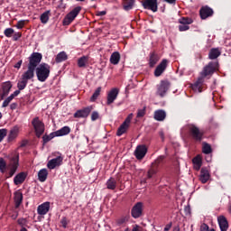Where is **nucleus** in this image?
<instances>
[{"label":"nucleus","mask_w":231,"mask_h":231,"mask_svg":"<svg viewBox=\"0 0 231 231\" xmlns=\"http://www.w3.org/2000/svg\"><path fill=\"white\" fill-rule=\"evenodd\" d=\"M64 60H68V54H66V51H60L56 55L55 62H57V64H60V62H64Z\"/></svg>","instance_id":"7c9ffc66"},{"label":"nucleus","mask_w":231,"mask_h":231,"mask_svg":"<svg viewBox=\"0 0 231 231\" xmlns=\"http://www.w3.org/2000/svg\"><path fill=\"white\" fill-rule=\"evenodd\" d=\"M36 77L39 82H46L50 77L51 67L48 63H41L36 69Z\"/></svg>","instance_id":"7ed1b4c3"},{"label":"nucleus","mask_w":231,"mask_h":231,"mask_svg":"<svg viewBox=\"0 0 231 231\" xmlns=\"http://www.w3.org/2000/svg\"><path fill=\"white\" fill-rule=\"evenodd\" d=\"M0 172L5 174L6 172V161L3 157H0Z\"/></svg>","instance_id":"a19ab883"},{"label":"nucleus","mask_w":231,"mask_h":231,"mask_svg":"<svg viewBox=\"0 0 231 231\" xmlns=\"http://www.w3.org/2000/svg\"><path fill=\"white\" fill-rule=\"evenodd\" d=\"M38 180L42 183H44V181H46V180H48V170H46V169L40 170L38 172Z\"/></svg>","instance_id":"cd10ccee"},{"label":"nucleus","mask_w":231,"mask_h":231,"mask_svg":"<svg viewBox=\"0 0 231 231\" xmlns=\"http://www.w3.org/2000/svg\"><path fill=\"white\" fill-rule=\"evenodd\" d=\"M143 214V202L135 203L131 210L132 217H134V219H138V217H142Z\"/></svg>","instance_id":"0eeeda50"},{"label":"nucleus","mask_w":231,"mask_h":231,"mask_svg":"<svg viewBox=\"0 0 231 231\" xmlns=\"http://www.w3.org/2000/svg\"><path fill=\"white\" fill-rule=\"evenodd\" d=\"M98 118H100V114H98V112H97V111L92 112V114H91L92 122L98 120Z\"/></svg>","instance_id":"3c124183"},{"label":"nucleus","mask_w":231,"mask_h":231,"mask_svg":"<svg viewBox=\"0 0 231 231\" xmlns=\"http://www.w3.org/2000/svg\"><path fill=\"white\" fill-rule=\"evenodd\" d=\"M193 165H194L195 171H199V169H201L202 164H193Z\"/></svg>","instance_id":"774afa93"},{"label":"nucleus","mask_w":231,"mask_h":231,"mask_svg":"<svg viewBox=\"0 0 231 231\" xmlns=\"http://www.w3.org/2000/svg\"><path fill=\"white\" fill-rule=\"evenodd\" d=\"M106 188L109 190H115V189H116V180H115V178H110L107 181H106Z\"/></svg>","instance_id":"72a5a7b5"},{"label":"nucleus","mask_w":231,"mask_h":231,"mask_svg":"<svg viewBox=\"0 0 231 231\" xmlns=\"http://www.w3.org/2000/svg\"><path fill=\"white\" fill-rule=\"evenodd\" d=\"M157 172H158V167L152 166V168L147 172V175H146L147 180H151L152 176L156 175Z\"/></svg>","instance_id":"58836bf2"},{"label":"nucleus","mask_w":231,"mask_h":231,"mask_svg":"<svg viewBox=\"0 0 231 231\" xmlns=\"http://www.w3.org/2000/svg\"><path fill=\"white\" fill-rule=\"evenodd\" d=\"M10 171L8 173V178H12L15 172H17V169H19V155L14 156L10 161Z\"/></svg>","instance_id":"1a4fd4ad"},{"label":"nucleus","mask_w":231,"mask_h":231,"mask_svg":"<svg viewBox=\"0 0 231 231\" xmlns=\"http://www.w3.org/2000/svg\"><path fill=\"white\" fill-rule=\"evenodd\" d=\"M80 12H82V6L79 5L72 9L69 14H67L62 22L63 26H69V23H71L75 21V19H77V16L79 15V14H80Z\"/></svg>","instance_id":"39448f33"},{"label":"nucleus","mask_w":231,"mask_h":231,"mask_svg":"<svg viewBox=\"0 0 231 231\" xmlns=\"http://www.w3.org/2000/svg\"><path fill=\"white\" fill-rule=\"evenodd\" d=\"M8 134V130L6 128L0 129V142L5 140V137Z\"/></svg>","instance_id":"49530a36"},{"label":"nucleus","mask_w":231,"mask_h":231,"mask_svg":"<svg viewBox=\"0 0 231 231\" xmlns=\"http://www.w3.org/2000/svg\"><path fill=\"white\" fill-rule=\"evenodd\" d=\"M202 152L204 154H210L212 152V146L208 143H202Z\"/></svg>","instance_id":"c9c22d12"},{"label":"nucleus","mask_w":231,"mask_h":231,"mask_svg":"<svg viewBox=\"0 0 231 231\" xmlns=\"http://www.w3.org/2000/svg\"><path fill=\"white\" fill-rule=\"evenodd\" d=\"M33 75L30 74L29 72H24L22 75V80L17 83V88L20 91H23V89L26 88V86H28V81L32 80L33 79Z\"/></svg>","instance_id":"6e6552de"},{"label":"nucleus","mask_w":231,"mask_h":231,"mask_svg":"<svg viewBox=\"0 0 231 231\" xmlns=\"http://www.w3.org/2000/svg\"><path fill=\"white\" fill-rule=\"evenodd\" d=\"M15 33V31L12 28H6L5 31H4V34L5 35V37H12V35Z\"/></svg>","instance_id":"37998d69"},{"label":"nucleus","mask_w":231,"mask_h":231,"mask_svg":"<svg viewBox=\"0 0 231 231\" xmlns=\"http://www.w3.org/2000/svg\"><path fill=\"white\" fill-rule=\"evenodd\" d=\"M48 142H51L50 135H48V134L43 135L42 136V145H45L46 143H48Z\"/></svg>","instance_id":"864d4df0"},{"label":"nucleus","mask_w":231,"mask_h":231,"mask_svg":"<svg viewBox=\"0 0 231 231\" xmlns=\"http://www.w3.org/2000/svg\"><path fill=\"white\" fill-rule=\"evenodd\" d=\"M14 98V96L10 95L2 104V107H8V105L10 102H12V99Z\"/></svg>","instance_id":"de8ad7c7"},{"label":"nucleus","mask_w":231,"mask_h":231,"mask_svg":"<svg viewBox=\"0 0 231 231\" xmlns=\"http://www.w3.org/2000/svg\"><path fill=\"white\" fill-rule=\"evenodd\" d=\"M143 116H145V107L139 109L137 112V118H143Z\"/></svg>","instance_id":"5fc2aeb1"},{"label":"nucleus","mask_w":231,"mask_h":231,"mask_svg":"<svg viewBox=\"0 0 231 231\" xmlns=\"http://www.w3.org/2000/svg\"><path fill=\"white\" fill-rule=\"evenodd\" d=\"M48 136L50 137L51 140H53V138H55L56 136H59V135L56 131V132L51 133Z\"/></svg>","instance_id":"680f3d73"},{"label":"nucleus","mask_w":231,"mask_h":231,"mask_svg":"<svg viewBox=\"0 0 231 231\" xmlns=\"http://www.w3.org/2000/svg\"><path fill=\"white\" fill-rule=\"evenodd\" d=\"M136 0H123V9L125 12H129V10H133L134 8V3Z\"/></svg>","instance_id":"a878e982"},{"label":"nucleus","mask_w":231,"mask_h":231,"mask_svg":"<svg viewBox=\"0 0 231 231\" xmlns=\"http://www.w3.org/2000/svg\"><path fill=\"white\" fill-rule=\"evenodd\" d=\"M118 93H120V89H118L116 88H112L108 92L107 97H106L107 106H111V104H113V102H115V100H116V98H118Z\"/></svg>","instance_id":"2eb2a0df"},{"label":"nucleus","mask_w":231,"mask_h":231,"mask_svg":"<svg viewBox=\"0 0 231 231\" xmlns=\"http://www.w3.org/2000/svg\"><path fill=\"white\" fill-rule=\"evenodd\" d=\"M129 216L121 217L120 218L116 219V223L117 226H122V225H125V223L129 222Z\"/></svg>","instance_id":"4c0bfd02"},{"label":"nucleus","mask_w":231,"mask_h":231,"mask_svg":"<svg viewBox=\"0 0 231 231\" xmlns=\"http://www.w3.org/2000/svg\"><path fill=\"white\" fill-rule=\"evenodd\" d=\"M184 214L185 216H190V206H185L184 208Z\"/></svg>","instance_id":"13d9d810"},{"label":"nucleus","mask_w":231,"mask_h":231,"mask_svg":"<svg viewBox=\"0 0 231 231\" xmlns=\"http://www.w3.org/2000/svg\"><path fill=\"white\" fill-rule=\"evenodd\" d=\"M210 180V171L207 167H202L200 170L199 181L207 183Z\"/></svg>","instance_id":"6ab92c4d"},{"label":"nucleus","mask_w":231,"mask_h":231,"mask_svg":"<svg viewBox=\"0 0 231 231\" xmlns=\"http://www.w3.org/2000/svg\"><path fill=\"white\" fill-rule=\"evenodd\" d=\"M17 136H19V126H14L10 130L7 141L8 142H14V140H15V138H17Z\"/></svg>","instance_id":"4be33fe9"},{"label":"nucleus","mask_w":231,"mask_h":231,"mask_svg":"<svg viewBox=\"0 0 231 231\" xmlns=\"http://www.w3.org/2000/svg\"><path fill=\"white\" fill-rule=\"evenodd\" d=\"M68 223H69V221L68 220V218L66 217H63L60 220V225L63 228H68Z\"/></svg>","instance_id":"8fccbe9b"},{"label":"nucleus","mask_w":231,"mask_h":231,"mask_svg":"<svg viewBox=\"0 0 231 231\" xmlns=\"http://www.w3.org/2000/svg\"><path fill=\"white\" fill-rule=\"evenodd\" d=\"M158 60H160V57H158V54H156V52H151L149 59V66L151 68H154V66L158 64Z\"/></svg>","instance_id":"393cba45"},{"label":"nucleus","mask_w":231,"mask_h":231,"mask_svg":"<svg viewBox=\"0 0 231 231\" xmlns=\"http://www.w3.org/2000/svg\"><path fill=\"white\" fill-rule=\"evenodd\" d=\"M199 15L203 20L208 19V17H212V15H214V10L208 5L202 6L199 10Z\"/></svg>","instance_id":"dca6fc26"},{"label":"nucleus","mask_w":231,"mask_h":231,"mask_svg":"<svg viewBox=\"0 0 231 231\" xmlns=\"http://www.w3.org/2000/svg\"><path fill=\"white\" fill-rule=\"evenodd\" d=\"M23 203V194L20 191L14 192V205L15 208H19Z\"/></svg>","instance_id":"bb28decb"},{"label":"nucleus","mask_w":231,"mask_h":231,"mask_svg":"<svg viewBox=\"0 0 231 231\" xmlns=\"http://www.w3.org/2000/svg\"><path fill=\"white\" fill-rule=\"evenodd\" d=\"M131 120H133V114H129L125 120L123 122V124L129 127V125L131 124Z\"/></svg>","instance_id":"09e8293b"},{"label":"nucleus","mask_w":231,"mask_h":231,"mask_svg":"<svg viewBox=\"0 0 231 231\" xmlns=\"http://www.w3.org/2000/svg\"><path fill=\"white\" fill-rule=\"evenodd\" d=\"M24 24H26V21L20 20L16 23V28H18V30H23V28H24Z\"/></svg>","instance_id":"603ef678"},{"label":"nucleus","mask_w":231,"mask_h":231,"mask_svg":"<svg viewBox=\"0 0 231 231\" xmlns=\"http://www.w3.org/2000/svg\"><path fill=\"white\" fill-rule=\"evenodd\" d=\"M208 225L203 223L201 226H200V231H208Z\"/></svg>","instance_id":"bf43d9fd"},{"label":"nucleus","mask_w":231,"mask_h":231,"mask_svg":"<svg viewBox=\"0 0 231 231\" xmlns=\"http://www.w3.org/2000/svg\"><path fill=\"white\" fill-rule=\"evenodd\" d=\"M32 125L35 131L37 138H41L44 134V123L39 119V116H36L32 121Z\"/></svg>","instance_id":"423d86ee"},{"label":"nucleus","mask_w":231,"mask_h":231,"mask_svg":"<svg viewBox=\"0 0 231 231\" xmlns=\"http://www.w3.org/2000/svg\"><path fill=\"white\" fill-rule=\"evenodd\" d=\"M188 132L194 142L201 143L203 142V138H205V132L200 130L195 125H188Z\"/></svg>","instance_id":"20e7f679"},{"label":"nucleus","mask_w":231,"mask_h":231,"mask_svg":"<svg viewBox=\"0 0 231 231\" xmlns=\"http://www.w3.org/2000/svg\"><path fill=\"white\" fill-rule=\"evenodd\" d=\"M58 154H59L58 157H56L54 159H51L47 163V167L51 171L55 169L56 167H60V165H62V162L64 161V157L62 156V154L60 152H58Z\"/></svg>","instance_id":"9b49d317"},{"label":"nucleus","mask_w":231,"mask_h":231,"mask_svg":"<svg viewBox=\"0 0 231 231\" xmlns=\"http://www.w3.org/2000/svg\"><path fill=\"white\" fill-rule=\"evenodd\" d=\"M171 228H172V222H170L169 224H167L164 227V231H169L171 230Z\"/></svg>","instance_id":"69168bd1"},{"label":"nucleus","mask_w":231,"mask_h":231,"mask_svg":"<svg viewBox=\"0 0 231 231\" xmlns=\"http://www.w3.org/2000/svg\"><path fill=\"white\" fill-rule=\"evenodd\" d=\"M217 68V62L211 61L206 65L199 73V77L197 81L191 85L193 91H196V93H202L203 88H205V79H210V76L216 73Z\"/></svg>","instance_id":"f257e3e1"},{"label":"nucleus","mask_w":231,"mask_h":231,"mask_svg":"<svg viewBox=\"0 0 231 231\" xmlns=\"http://www.w3.org/2000/svg\"><path fill=\"white\" fill-rule=\"evenodd\" d=\"M142 5L144 10H151L153 13L158 12V0H143Z\"/></svg>","instance_id":"9d476101"},{"label":"nucleus","mask_w":231,"mask_h":231,"mask_svg":"<svg viewBox=\"0 0 231 231\" xmlns=\"http://www.w3.org/2000/svg\"><path fill=\"white\" fill-rule=\"evenodd\" d=\"M192 163H193V165H203L201 157L199 155L194 157L192 160Z\"/></svg>","instance_id":"a18cd8bd"},{"label":"nucleus","mask_w":231,"mask_h":231,"mask_svg":"<svg viewBox=\"0 0 231 231\" xmlns=\"http://www.w3.org/2000/svg\"><path fill=\"white\" fill-rule=\"evenodd\" d=\"M167 116V114L164 110H157L154 112L153 118L157 120V122H163Z\"/></svg>","instance_id":"b1692460"},{"label":"nucleus","mask_w":231,"mask_h":231,"mask_svg":"<svg viewBox=\"0 0 231 231\" xmlns=\"http://www.w3.org/2000/svg\"><path fill=\"white\" fill-rule=\"evenodd\" d=\"M26 176V173L23 171L18 173L14 179V185H22V183H24Z\"/></svg>","instance_id":"5701e85b"},{"label":"nucleus","mask_w":231,"mask_h":231,"mask_svg":"<svg viewBox=\"0 0 231 231\" xmlns=\"http://www.w3.org/2000/svg\"><path fill=\"white\" fill-rule=\"evenodd\" d=\"M217 223L220 228V231H228V220L223 215L217 217Z\"/></svg>","instance_id":"a211bd4d"},{"label":"nucleus","mask_w":231,"mask_h":231,"mask_svg":"<svg viewBox=\"0 0 231 231\" xmlns=\"http://www.w3.org/2000/svg\"><path fill=\"white\" fill-rule=\"evenodd\" d=\"M29 59L27 65V70L25 72L35 77V69L41 66V60H42V54L41 52H32Z\"/></svg>","instance_id":"f03ea898"},{"label":"nucleus","mask_w":231,"mask_h":231,"mask_svg":"<svg viewBox=\"0 0 231 231\" xmlns=\"http://www.w3.org/2000/svg\"><path fill=\"white\" fill-rule=\"evenodd\" d=\"M120 62V52L115 51L110 56V63L116 66Z\"/></svg>","instance_id":"c85d7f7f"},{"label":"nucleus","mask_w":231,"mask_h":231,"mask_svg":"<svg viewBox=\"0 0 231 231\" xmlns=\"http://www.w3.org/2000/svg\"><path fill=\"white\" fill-rule=\"evenodd\" d=\"M190 27L189 25L181 24L179 25V32H187Z\"/></svg>","instance_id":"6e6d98bb"},{"label":"nucleus","mask_w":231,"mask_h":231,"mask_svg":"<svg viewBox=\"0 0 231 231\" xmlns=\"http://www.w3.org/2000/svg\"><path fill=\"white\" fill-rule=\"evenodd\" d=\"M37 212L40 216H46V214L50 212V202L40 205L37 208Z\"/></svg>","instance_id":"412c9836"},{"label":"nucleus","mask_w":231,"mask_h":231,"mask_svg":"<svg viewBox=\"0 0 231 231\" xmlns=\"http://www.w3.org/2000/svg\"><path fill=\"white\" fill-rule=\"evenodd\" d=\"M127 129H129V126L126 125H124V123L118 127L116 134L117 136H122V134H125V133H127Z\"/></svg>","instance_id":"e433bc0d"},{"label":"nucleus","mask_w":231,"mask_h":231,"mask_svg":"<svg viewBox=\"0 0 231 231\" xmlns=\"http://www.w3.org/2000/svg\"><path fill=\"white\" fill-rule=\"evenodd\" d=\"M21 66H23V60H19L14 66V68H16V69H21Z\"/></svg>","instance_id":"052dcab7"},{"label":"nucleus","mask_w":231,"mask_h":231,"mask_svg":"<svg viewBox=\"0 0 231 231\" xmlns=\"http://www.w3.org/2000/svg\"><path fill=\"white\" fill-rule=\"evenodd\" d=\"M106 14H107V12L98 11V12H97L96 15H97L98 17H103V15H106Z\"/></svg>","instance_id":"e2e57ef3"},{"label":"nucleus","mask_w":231,"mask_h":231,"mask_svg":"<svg viewBox=\"0 0 231 231\" xmlns=\"http://www.w3.org/2000/svg\"><path fill=\"white\" fill-rule=\"evenodd\" d=\"M163 160H165V156H164V155H161V156H159V157L155 160L154 163H152V165L153 167H158V165H160V163H162V162H163Z\"/></svg>","instance_id":"c03bdc74"},{"label":"nucleus","mask_w":231,"mask_h":231,"mask_svg":"<svg viewBox=\"0 0 231 231\" xmlns=\"http://www.w3.org/2000/svg\"><path fill=\"white\" fill-rule=\"evenodd\" d=\"M167 66H169V60L167 59H163L161 61L155 70H154V77H162V74L167 69Z\"/></svg>","instance_id":"4468645a"},{"label":"nucleus","mask_w":231,"mask_h":231,"mask_svg":"<svg viewBox=\"0 0 231 231\" xmlns=\"http://www.w3.org/2000/svg\"><path fill=\"white\" fill-rule=\"evenodd\" d=\"M179 23H180V24H184V25H188V26H189V24H192L193 21H192V19L189 18V17H182V18L179 21Z\"/></svg>","instance_id":"79ce46f5"},{"label":"nucleus","mask_w":231,"mask_h":231,"mask_svg":"<svg viewBox=\"0 0 231 231\" xmlns=\"http://www.w3.org/2000/svg\"><path fill=\"white\" fill-rule=\"evenodd\" d=\"M23 37V33L21 32H14L13 36V41H19Z\"/></svg>","instance_id":"4d7b16f0"},{"label":"nucleus","mask_w":231,"mask_h":231,"mask_svg":"<svg viewBox=\"0 0 231 231\" xmlns=\"http://www.w3.org/2000/svg\"><path fill=\"white\" fill-rule=\"evenodd\" d=\"M40 21L42 23V24H46L48 21H50V11H45L43 14L40 16Z\"/></svg>","instance_id":"f704fd0d"},{"label":"nucleus","mask_w":231,"mask_h":231,"mask_svg":"<svg viewBox=\"0 0 231 231\" xmlns=\"http://www.w3.org/2000/svg\"><path fill=\"white\" fill-rule=\"evenodd\" d=\"M221 55V51H219V49H211L208 54V58L211 60H214L215 59H217Z\"/></svg>","instance_id":"473e14b6"},{"label":"nucleus","mask_w":231,"mask_h":231,"mask_svg":"<svg viewBox=\"0 0 231 231\" xmlns=\"http://www.w3.org/2000/svg\"><path fill=\"white\" fill-rule=\"evenodd\" d=\"M102 91V87H98L95 92L93 93V95L90 97V102H96L97 98H98V97H100V92Z\"/></svg>","instance_id":"ea45409f"},{"label":"nucleus","mask_w":231,"mask_h":231,"mask_svg":"<svg viewBox=\"0 0 231 231\" xmlns=\"http://www.w3.org/2000/svg\"><path fill=\"white\" fill-rule=\"evenodd\" d=\"M12 87V81H5L2 84V98H4L5 97H8Z\"/></svg>","instance_id":"aec40b11"},{"label":"nucleus","mask_w":231,"mask_h":231,"mask_svg":"<svg viewBox=\"0 0 231 231\" xmlns=\"http://www.w3.org/2000/svg\"><path fill=\"white\" fill-rule=\"evenodd\" d=\"M147 154V146L144 144L138 145L134 151V156L138 160H143L145 158V155Z\"/></svg>","instance_id":"f3484780"},{"label":"nucleus","mask_w":231,"mask_h":231,"mask_svg":"<svg viewBox=\"0 0 231 231\" xmlns=\"http://www.w3.org/2000/svg\"><path fill=\"white\" fill-rule=\"evenodd\" d=\"M93 111V106H86L82 109L77 110L74 114V118H88Z\"/></svg>","instance_id":"ddd939ff"},{"label":"nucleus","mask_w":231,"mask_h":231,"mask_svg":"<svg viewBox=\"0 0 231 231\" xmlns=\"http://www.w3.org/2000/svg\"><path fill=\"white\" fill-rule=\"evenodd\" d=\"M169 88H171V82L169 80H162L157 88V95L162 97H165V94L169 91Z\"/></svg>","instance_id":"f8f14e48"},{"label":"nucleus","mask_w":231,"mask_h":231,"mask_svg":"<svg viewBox=\"0 0 231 231\" xmlns=\"http://www.w3.org/2000/svg\"><path fill=\"white\" fill-rule=\"evenodd\" d=\"M21 93V90L18 88V90H15L13 94H11V97H13V98H15V97H18Z\"/></svg>","instance_id":"0e129e2a"},{"label":"nucleus","mask_w":231,"mask_h":231,"mask_svg":"<svg viewBox=\"0 0 231 231\" xmlns=\"http://www.w3.org/2000/svg\"><path fill=\"white\" fill-rule=\"evenodd\" d=\"M132 231H140V226L134 225V226H133Z\"/></svg>","instance_id":"338daca9"},{"label":"nucleus","mask_w":231,"mask_h":231,"mask_svg":"<svg viewBox=\"0 0 231 231\" xmlns=\"http://www.w3.org/2000/svg\"><path fill=\"white\" fill-rule=\"evenodd\" d=\"M71 133V128L69 126H63L60 130H57L58 136H66Z\"/></svg>","instance_id":"2f4dec72"},{"label":"nucleus","mask_w":231,"mask_h":231,"mask_svg":"<svg viewBox=\"0 0 231 231\" xmlns=\"http://www.w3.org/2000/svg\"><path fill=\"white\" fill-rule=\"evenodd\" d=\"M89 64V56H82L78 60V66L79 68H86Z\"/></svg>","instance_id":"c756f323"}]
</instances>
